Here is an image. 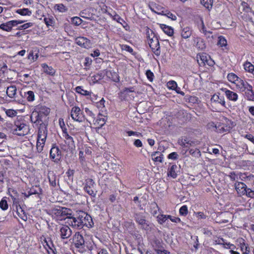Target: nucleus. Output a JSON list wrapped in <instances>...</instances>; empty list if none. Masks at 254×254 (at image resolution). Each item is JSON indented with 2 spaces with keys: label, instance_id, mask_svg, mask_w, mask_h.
Masks as SVG:
<instances>
[{
  "label": "nucleus",
  "instance_id": "1",
  "mask_svg": "<svg viewBox=\"0 0 254 254\" xmlns=\"http://www.w3.org/2000/svg\"><path fill=\"white\" fill-rule=\"evenodd\" d=\"M67 223L78 229H81L84 226L90 228L94 225L91 216L83 211L77 212L75 216L69 217Z\"/></svg>",
  "mask_w": 254,
  "mask_h": 254
},
{
  "label": "nucleus",
  "instance_id": "2",
  "mask_svg": "<svg viewBox=\"0 0 254 254\" xmlns=\"http://www.w3.org/2000/svg\"><path fill=\"white\" fill-rule=\"evenodd\" d=\"M2 128L3 130L19 136L25 135L28 129V126L21 118L15 121L14 124L8 122L5 123L2 126Z\"/></svg>",
  "mask_w": 254,
  "mask_h": 254
},
{
  "label": "nucleus",
  "instance_id": "3",
  "mask_svg": "<svg viewBox=\"0 0 254 254\" xmlns=\"http://www.w3.org/2000/svg\"><path fill=\"white\" fill-rule=\"evenodd\" d=\"M146 34L148 39V44L152 52L156 56L160 55V44L157 37L155 36L153 31L147 27L146 28Z\"/></svg>",
  "mask_w": 254,
  "mask_h": 254
},
{
  "label": "nucleus",
  "instance_id": "4",
  "mask_svg": "<svg viewBox=\"0 0 254 254\" xmlns=\"http://www.w3.org/2000/svg\"><path fill=\"white\" fill-rule=\"evenodd\" d=\"M50 211L51 214L59 220H65L66 218L69 220V217L71 216V210L66 207L56 206Z\"/></svg>",
  "mask_w": 254,
  "mask_h": 254
},
{
  "label": "nucleus",
  "instance_id": "5",
  "mask_svg": "<svg viewBox=\"0 0 254 254\" xmlns=\"http://www.w3.org/2000/svg\"><path fill=\"white\" fill-rule=\"evenodd\" d=\"M73 245L74 246L75 251L78 253V254H83L87 251L83 237L79 233H76L74 235Z\"/></svg>",
  "mask_w": 254,
  "mask_h": 254
},
{
  "label": "nucleus",
  "instance_id": "6",
  "mask_svg": "<svg viewBox=\"0 0 254 254\" xmlns=\"http://www.w3.org/2000/svg\"><path fill=\"white\" fill-rule=\"evenodd\" d=\"M41 123V124L40 125V126L39 127L37 141L36 143H39V141H41L43 143H45L47 138V126L44 123Z\"/></svg>",
  "mask_w": 254,
  "mask_h": 254
},
{
  "label": "nucleus",
  "instance_id": "7",
  "mask_svg": "<svg viewBox=\"0 0 254 254\" xmlns=\"http://www.w3.org/2000/svg\"><path fill=\"white\" fill-rule=\"evenodd\" d=\"M24 20H11L0 25V29L5 31H10L13 26H16L19 24L24 22Z\"/></svg>",
  "mask_w": 254,
  "mask_h": 254
},
{
  "label": "nucleus",
  "instance_id": "8",
  "mask_svg": "<svg viewBox=\"0 0 254 254\" xmlns=\"http://www.w3.org/2000/svg\"><path fill=\"white\" fill-rule=\"evenodd\" d=\"M70 115L72 119L75 121L82 122L84 120V117L81 113L80 108L78 107H74L72 108Z\"/></svg>",
  "mask_w": 254,
  "mask_h": 254
},
{
  "label": "nucleus",
  "instance_id": "9",
  "mask_svg": "<svg viewBox=\"0 0 254 254\" xmlns=\"http://www.w3.org/2000/svg\"><path fill=\"white\" fill-rule=\"evenodd\" d=\"M75 42L78 46L85 49L91 47L92 45V43L90 40L84 37H78L76 38L75 39Z\"/></svg>",
  "mask_w": 254,
  "mask_h": 254
},
{
  "label": "nucleus",
  "instance_id": "10",
  "mask_svg": "<svg viewBox=\"0 0 254 254\" xmlns=\"http://www.w3.org/2000/svg\"><path fill=\"white\" fill-rule=\"evenodd\" d=\"M43 118V114L41 113L40 111H33L30 117L31 122L37 126L39 125V126L41 124V123H44Z\"/></svg>",
  "mask_w": 254,
  "mask_h": 254
},
{
  "label": "nucleus",
  "instance_id": "11",
  "mask_svg": "<svg viewBox=\"0 0 254 254\" xmlns=\"http://www.w3.org/2000/svg\"><path fill=\"white\" fill-rule=\"evenodd\" d=\"M60 235L62 239L69 238L72 234V231L70 228L67 225L60 226Z\"/></svg>",
  "mask_w": 254,
  "mask_h": 254
},
{
  "label": "nucleus",
  "instance_id": "12",
  "mask_svg": "<svg viewBox=\"0 0 254 254\" xmlns=\"http://www.w3.org/2000/svg\"><path fill=\"white\" fill-rule=\"evenodd\" d=\"M50 157L55 162H59L61 158V152L58 147H52L50 150Z\"/></svg>",
  "mask_w": 254,
  "mask_h": 254
},
{
  "label": "nucleus",
  "instance_id": "13",
  "mask_svg": "<svg viewBox=\"0 0 254 254\" xmlns=\"http://www.w3.org/2000/svg\"><path fill=\"white\" fill-rule=\"evenodd\" d=\"M236 85L237 89L242 92L245 91L249 88V86H251L247 81L240 78L237 82H236Z\"/></svg>",
  "mask_w": 254,
  "mask_h": 254
},
{
  "label": "nucleus",
  "instance_id": "14",
  "mask_svg": "<svg viewBox=\"0 0 254 254\" xmlns=\"http://www.w3.org/2000/svg\"><path fill=\"white\" fill-rule=\"evenodd\" d=\"M17 89L15 85H11L7 88L6 94L10 98H13L12 101H16Z\"/></svg>",
  "mask_w": 254,
  "mask_h": 254
},
{
  "label": "nucleus",
  "instance_id": "15",
  "mask_svg": "<svg viewBox=\"0 0 254 254\" xmlns=\"http://www.w3.org/2000/svg\"><path fill=\"white\" fill-rule=\"evenodd\" d=\"M211 101L215 103L220 104L225 107V102L223 96H219L218 95L214 94L211 98Z\"/></svg>",
  "mask_w": 254,
  "mask_h": 254
},
{
  "label": "nucleus",
  "instance_id": "16",
  "mask_svg": "<svg viewBox=\"0 0 254 254\" xmlns=\"http://www.w3.org/2000/svg\"><path fill=\"white\" fill-rule=\"evenodd\" d=\"M222 90L225 91L226 97L230 100L233 101H236L237 100L238 96L236 93L226 89H222Z\"/></svg>",
  "mask_w": 254,
  "mask_h": 254
},
{
  "label": "nucleus",
  "instance_id": "17",
  "mask_svg": "<svg viewBox=\"0 0 254 254\" xmlns=\"http://www.w3.org/2000/svg\"><path fill=\"white\" fill-rule=\"evenodd\" d=\"M151 158L152 160L155 162L162 163L163 155L160 151H156L152 153Z\"/></svg>",
  "mask_w": 254,
  "mask_h": 254
},
{
  "label": "nucleus",
  "instance_id": "18",
  "mask_svg": "<svg viewBox=\"0 0 254 254\" xmlns=\"http://www.w3.org/2000/svg\"><path fill=\"white\" fill-rule=\"evenodd\" d=\"M235 188L238 193L240 195H242V192H243V190H246L247 189V186L245 184L242 182H237L235 184Z\"/></svg>",
  "mask_w": 254,
  "mask_h": 254
},
{
  "label": "nucleus",
  "instance_id": "19",
  "mask_svg": "<svg viewBox=\"0 0 254 254\" xmlns=\"http://www.w3.org/2000/svg\"><path fill=\"white\" fill-rule=\"evenodd\" d=\"M13 194H10V196L13 201V207L19 206L20 199L17 196V192L16 190H13L12 191Z\"/></svg>",
  "mask_w": 254,
  "mask_h": 254
},
{
  "label": "nucleus",
  "instance_id": "20",
  "mask_svg": "<svg viewBox=\"0 0 254 254\" xmlns=\"http://www.w3.org/2000/svg\"><path fill=\"white\" fill-rule=\"evenodd\" d=\"M160 27L165 34L169 36H173L174 34V29L171 27L163 24H160Z\"/></svg>",
  "mask_w": 254,
  "mask_h": 254
},
{
  "label": "nucleus",
  "instance_id": "21",
  "mask_svg": "<svg viewBox=\"0 0 254 254\" xmlns=\"http://www.w3.org/2000/svg\"><path fill=\"white\" fill-rule=\"evenodd\" d=\"M177 169L178 167L176 165H172L168 170L167 173L168 176L174 179L176 178L177 177Z\"/></svg>",
  "mask_w": 254,
  "mask_h": 254
},
{
  "label": "nucleus",
  "instance_id": "22",
  "mask_svg": "<svg viewBox=\"0 0 254 254\" xmlns=\"http://www.w3.org/2000/svg\"><path fill=\"white\" fill-rule=\"evenodd\" d=\"M244 92L247 100L254 101V92L252 86H249V88Z\"/></svg>",
  "mask_w": 254,
  "mask_h": 254
},
{
  "label": "nucleus",
  "instance_id": "23",
  "mask_svg": "<svg viewBox=\"0 0 254 254\" xmlns=\"http://www.w3.org/2000/svg\"><path fill=\"white\" fill-rule=\"evenodd\" d=\"M41 66L44 72L48 74L53 75L55 73V70L52 66H49L46 64H42Z\"/></svg>",
  "mask_w": 254,
  "mask_h": 254
},
{
  "label": "nucleus",
  "instance_id": "24",
  "mask_svg": "<svg viewBox=\"0 0 254 254\" xmlns=\"http://www.w3.org/2000/svg\"><path fill=\"white\" fill-rule=\"evenodd\" d=\"M127 133L128 136H133V139L134 140V143H141V140L137 138V137H139L140 136H141V134L140 133L136 131H128Z\"/></svg>",
  "mask_w": 254,
  "mask_h": 254
},
{
  "label": "nucleus",
  "instance_id": "25",
  "mask_svg": "<svg viewBox=\"0 0 254 254\" xmlns=\"http://www.w3.org/2000/svg\"><path fill=\"white\" fill-rule=\"evenodd\" d=\"M35 187L37 188L38 190H35L34 188H31L28 191V194H26V193H24L25 196L28 197L29 196L34 194H41L42 192V189L37 186H36Z\"/></svg>",
  "mask_w": 254,
  "mask_h": 254
},
{
  "label": "nucleus",
  "instance_id": "26",
  "mask_svg": "<svg viewBox=\"0 0 254 254\" xmlns=\"http://www.w3.org/2000/svg\"><path fill=\"white\" fill-rule=\"evenodd\" d=\"M192 33V31L189 27H186L182 30L181 36L183 38L187 39L189 38Z\"/></svg>",
  "mask_w": 254,
  "mask_h": 254
},
{
  "label": "nucleus",
  "instance_id": "27",
  "mask_svg": "<svg viewBox=\"0 0 254 254\" xmlns=\"http://www.w3.org/2000/svg\"><path fill=\"white\" fill-rule=\"evenodd\" d=\"M133 217L135 222L138 224L142 220L146 218V216L142 212H134L133 214Z\"/></svg>",
  "mask_w": 254,
  "mask_h": 254
},
{
  "label": "nucleus",
  "instance_id": "28",
  "mask_svg": "<svg viewBox=\"0 0 254 254\" xmlns=\"http://www.w3.org/2000/svg\"><path fill=\"white\" fill-rule=\"evenodd\" d=\"M230 129V127L226 126L224 124L219 125L218 127H216V131L220 133L229 131Z\"/></svg>",
  "mask_w": 254,
  "mask_h": 254
},
{
  "label": "nucleus",
  "instance_id": "29",
  "mask_svg": "<svg viewBox=\"0 0 254 254\" xmlns=\"http://www.w3.org/2000/svg\"><path fill=\"white\" fill-rule=\"evenodd\" d=\"M18 215L23 220H25L27 216L25 214V212L20 205L19 206L15 207Z\"/></svg>",
  "mask_w": 254,
  "mask_h": 254
},
{
  "label": "nucleus",
  "instance_id": "30",
  "mask_svg": "<svg viewBox=\"0 0 254 254\" xmlns=\"http://www.w3.org/2000/svg\"><path fill=\"white\" fill-rule=\"evenodd\" d=\"M102 116V115L99 114L98 118L97 119H95L94 124H96L98 127H101L105 124L106 120L104 118L100 117Z\"/></svg>",
  "mask_w": 254,
  "mask_h": 254
},
{
  "label": "nucleus",
  "instance_id": "31",
  "mask_svg": "<svg viewBox=\"0 0 254 254\" xmlns=\"http://www.w3.org/2000/svg\"><path fill=\"white\" fill-rule=\"evenodd\" d=\"M200 2L209 11L212 7L213 0H200Z\"/></svg>",
  "mask_w": 254,
  "mask_h": 254
},
{
  "label": "nucleus",
  "instance_id": "32",
  "mask_svg": "<svg viewBox=\"0 0 254 254\" xmlns=\"http://www.w3.org/2000/svg\"><path fill=\"white\" fill-rule=\"evenodd\" d=\"M159 14L164 15L166 16L167 17L173 20H175L177 19V17L175 15L173 14L171 12H170L169 11H168L167 10H162L160 12H158Z\"/></svg>",
  "mask_w": 254,
  "mask_h": 254
},
{
  "label": "nucleus",
  "instance_id": "33",
  "mask_svg": "<svg viewBox=\"0 0 254 254\" xmlns=\"http://www.w3.org/2000/svg\"><path fill=\"white\" fill-rule=\"evenodd\" d=\"M150 209L151 210V213L152 215H155L157 214V211L159 210V207L156 202H153L150 204Z\"/></svg>",
  "mask_w": 254,
  "mask_h": 254
},
{
  "label": "nucleus",
  "instance_id": "34",
  "mask_svg": "<svg viewBox=\"0 0 254 254\" xmlns=\"http://www.w3.org/2000/svg\"><path fill=\"white\" fill-rule=\"evenodd\" d=\"M16 12L21 15H28L30 16L32 14L31 11L28 8L19 9L16 10Z\"/></svg>",
  "mask_w": 254,
  "mask_h": 254
},
{
  "label": "nucleus",
  "instance_id": "35",
  "mask_svg": "<svg viewBox=\"0 0 254 254\" xmlns=\"http://www.w3.org/2000/svg\"><path fill=\"white\" fill-rule=\"evenodd\" d=\"M228 80L233 83L236 84L240 79L235 74L233 73H229L227 75Z\"/></svg>",
  "mask_w": 254,
  "mask_h": 254
},
{
  "label": "nucleus",
  "instance_id": "36",
  "mask_svg": "<svg viewBox=\"0 0 254 254\" xmlns=\"http://www.w3.org/2000/svg\"><path fill=\"white\" fill-rule=\"evenodd\" d=\"M138 224L141 226V228L142 229L145 230H148L150 228L149 223L148 221L146 220V218H145L144 220H142L138 223Z\"/></svg>",
  "mask_w": 254,
  "mask_h": 254
},
{
  "label": "nucleus",
  "instance_id": "37",
  "mask_svg": "<svg viewBox=\"0 0 254 254\" xmlns=\"http://www.w3.org/2000/svg\"><path fill=\"white\" fill-rule=\"evenodd\" d=\"M245 69L250 72H252L254 70V65L250 62L247 61L244 64Z\"/></svg>",
  "mask_w": 254,
  "mask_h": 254
},
{
  "label": "nucleus",
  "instance_id": "38",
  "mask_svg": "<svg viewBox=\"0 0 254 254\" xmlns=\"http://www.w3.org/2000/svg\"><path fill=\"white\" fill-rule=\"evenodd\" d=\"M24 95L26 96L28 101L31 102L34 100L35 95L33 91H29L27 92H25Z\"/></svg>",
  "mask_w": 254,
  "mask_h": 254
},
{
  "label": "nucleus",
  "instance_id": "39",
  "mask_svg": "<svg viewBox=\"0 0 254 254\" xmlns=\"http://www.w3.org/2000/svg\"><path fill=\"white\" fill-rule=\"evenodd\" d=\"M75 91L78 93L81 94L83 95H90L91 92L87 90H84L81 86H77L75 88Z\"/></svg>",
  "mask_w": 254,
  "mask_h": 254
},
{
  "label": "nucleus",
  "instance_id": "40",
  "mask_svg": "<svg viewBox=\"0 0 254 254\" xmlns=\"http://www.w3.org/2000/svg\"><path fill=\"white\" fill-rule=\"evenodd\" d=\"M243 192V193L242 192L243 195H246L248 197L254 198V191L251 189L247 188L246 190H244Z\"/></svg>",
  "mask_w": 254,
  "mask_h": 254
},
{
  "label": "nucleus",
  "instance_id": "41",
  "mask_svg": "<svg viewBox=\"0 0 254 254\" xmlns=\"http://www.w3.org/2000/svg\"><path fill=\"white\" fill-rule=\"evenodd\" d=\"M179 213L181 215L186 216L188 214V210L187 205L182 206L179 210Z\"/></svg>",
  "mask_w": 254,
  "mask_h": 254
},
{
  "label": "nucleus",
  "instance_id": "42",
  "mask_svg": "<svg viewBox=\"0 0 254 254\" xmlns=\"http://www.w3.org/2000/svg\"><path fill=\"white\" fill-rule=\"evenodd\" d=\"M82 21V19L78 17H74L71 19L72 24L76 26L80 25Z\"/></svg>",
  "mask_w": 254,
  "mask_h": 254
},
{
  "label": "nucleus",
  "instance_id": "43",
  "mask_svg": "<svg viewBox=\"0 0 254 254\" xmlns=\"http://www.w3.org/2000/svg\"><path fill=\"white\" fill-rule=\"evenodd\" d=\"M93 188L84 187V189L85 191L90 195L92 196H95L96 193L92 189Z\"/></svg>",
  "mask_w": 254,
  "mask_h": 254
},
{
  "label": "nucleus",
  "instance_id": "44",
  "mask_svg": "<svg viewBox=\"0 0 254 254\" xmlns=\"http://www.w3.org/2000/svg\"><path fill=\"white\" fill-rule=\"evenodd\" d=\"M218 45L221 47L226 46L227 45L226 40L223 37L220 36L218 41Z\"/></svg>",
  "mask_w": 254,
  "mask_h": 254
},
{
  "label": "nucleus",
  "instance_id": "45",
  "mask_svg": "<svg viewBox=\"0 0 254 254\" xmlns=\"http://www.w3.org/2000/svg\"><path fill=\"white\" fill-rule=\"evenodd\" d=\"M241 5L243 7V10H244L246 12H249L251 11V8L250 7V5L246 2L242 1L241 3Z\"/></svg>",
  "mask_w": 254,
  "mask_h": 254
},
{
  "label": "nucleus",
  "instance_id": "46",
  "mask_svg": "<svg viewBox=\"0 0 254 254\" xmlns=\"http://www.w3.org/2000/svg\"><path fill=\"white\" fill-rule=\"evenodd\" d=\"M5 113L8 117H13L16 116L17 112L16 111L12 109L6 110Z\"/></svg>",
  "mask_w": 254,
  "mask_h": 254
},
{
  "label": "nucleus",
  "instance_id": "47",
  "mask_svg": "<svg viewBox=\"0 0 254 254\" xmlns=\"http://www.w3.org/2000/svg\"><path fill=\"white\" fill-rule=\"evenodd\" d=\"M0 207L3 210H5L8 208V204L6 200L1 199L0 201Z\"/></svg>",
  "mask_w": 254,
  "mask_h": 254
},
{
  "label": "nucleus",
  "instance_id": "48",
  "mask_svg": "<svg viewBox=\"0 0 254 254\" xmlns=\"http://www.w3.org/2000/svg\"><path fill=\"white\" fill-rule=\"evenodd\" d=\"M95 183L92 179H87L85 181V185L84 187L93 188Z\"/></svg>",
  "mask_w": 254,
  "mask_h": 254
},
{
  "label": "nucleus",
  "instance_id": "49",
  "mask_svg": "<svg viewBox=\"0 0 254 254\" xmlns=\"http://www.w3.org/2000/svg\"><path fill=\"white\" fill-rule=\"evenodd\" d=\"M55 7H57V10L62 12H65L67 10V8L65 7V6L62 3L56 4Z\"/></svg>",
  "mask_w": 254,
  "mask_h": 254
},
{
  "label": "nucleus",
  "instance_id": "50",
  "mask_svg": "<svg viewBox=\"0 0 254 254\" xmlns=\"http://www.w3.org/2000/svg\"><path fill=\"white\" fill-rule=\"evenodd\" d=\"M33 25V23L32 22H28L25 23L22 25H20L18 27V29L22 30V29H26L29 27H30Z\"/></svg>",
  "mask_w": 254,
  "mask_h": 254
},
{
  "label": "nucleus",
  "instance_id": "51",
  "mask_svg": "<svg viewBox=\"0 0 254 254\" xmlns=\"http://www.w3.org/2000/svg\"><path fill=\"white\" fill-rule=\"evenodd\" d=\"M158 222L160 224L164 223L166 220L168 219L167 215H160L158 217Z\"/></svg>",
  "mask_w": 254,
  "mask_h": 254
},
{
  "label": "nucleus",
  "instance_id": "52",
  "mask_svg": "<svg viewBox=\"0 0 254 254\" xmlns=\"http://www.w3.org/2000/svg\"><path fill=\"white\" fill-rule=\"evenodd\" d=\"M59 125L61 127V128L62 129V130H63V132H65L66 131H67V129L65 127V125L64 124V119H61L60 118L59 119Z\"/></svg>",
  "mask_w": 254,
  "mask_h": 254
},
{
  "label": "nucleus",
  "instance_id": "53",
  "mask_svg": "<svg viewBox=\"0 0 254 254\" xmlns=\"http://www.w3.org/2000/svg\"><path fill=\"white\" fill-rule=\"evenodd\" d=\"M146 75L147 78L150 81H152L154 77L153 73L150 70H147L146 72Z\"/></svg>",
  "mask_w": 254,
  "mask_h": 254
},
{
  "label": "nucleus",
  "instance_id": "54",
  "mask_svg": "<svg viewBox=\"0 0 254 254\" xmlns=\"http://www.w3.org/2000/svg\"><path fill=\"white\" fill-rule=\"evenodd\" d=\"M85 112H86L87 115L92 118V119H93V122H94L95 117V115L92 113V112L87 108L85 109Z\"/></svg>",
  "mask_w": 254,
  "mask_h": 254
},
{
  "label": "nucleus",
  "instance_id": "55",
  "mask_svg": "<svg viewBox=\"0 0 254 254\" xmlns=\"http://www.w3.org/2000/svg\"><path fill=\"white\" fill-rule=\"evenodd\" d=\"M168 219H170L173 222L178 223L181 222V219L179 217H172L171 215H167Z\"/></svg>",
  "mask_w": 254,
  "mask_h": 254
},
{
  "label": "nucleus",
  "instance_id": "56",
  "mask_svg": "<svg viewBox=\"0 0 254 254\" xmlns=\"http://www.w3.org/2000/svg\"><path fill=\"white\" fill-rule=\"evenodd\" d=\"M45 243H46V246L49 248V249L52 251L53 254H55L54 250L53 248L54 247V245L51 240H49L48 242L47 240L45 241Z\"/></svg>",
  "mask_w": 254,
  "mask_h": 254
},
{
  "label": "nucleus",
  "instance_id": "57",
  "mask_svg": "<svg viewBox=\"0 0 254 254\" xmlns=\"http://www.w3.org/2000/svg\"><path fill=\"white\" fill-rule=\"evenodd\" d=\"M188 101L190 103H196L198 101V98L195 96H189L188 98Z\"/></svg>",
  "mask_w": 254,
  "mask_h": 254
},
{
  "label": "nucleus",
  "instance_id": "58",
  "mask_svg": "<svg viewBox=\"0 0 254 254\" xmlns=\"http://www.w3.org/2000/svg\"><path fill=\"white\" fill-rule=\"evenodd\" d=\"M49 180L50 184L53 187H55L56 186V178L54 176H53L51 178L49 177Z\"/></svg>",
  "mask_w": 254,
  "mask_h": 254
},
{
  "label": "nucleus",
  "instance_id": "59",
  "mask_svg": "<svg viewBox=\"0 0 254 254\" xmlns=\"http://www.w3.org/2000/svg\"><path fill=\"white\" fill-rule=\"evenodd\" d=\"M168 157L169 159L176 160L178 159V155L176 152H174L169 154Z\"/></svg>",
  "mask_w": 254,
  "mask_h": 254
},
{
  "label": "nucleus",
  "instance_id": "60",
  "mask_svg": "<svg viewBox=\"0 0 254 254\" xmlns=\"http://www.w3.org/2000/svg\"><path fill=\"white\" fill-rule=\"evenodd\" d=\"M168 84L169 87L172 89H175L177 87V83L175 81H170L168 83Z\"/></svg>",
  "mask_w": 254,
  "mask_h": 254
},
{
  "label": "nucleus",
  "instance_id": "61",
  "mask_svg": "<svg viewBox=\"0 0 254 254\" xmlns=\"http://www.w3.org/2000/svg\"><path fill=\"white\" fill-rule=\"evenodd\" d=\"M223 246L226 249H234L235 248V246L233 244H231L230 243H227L224 242V244Z\"/></svg>",
  "mask_w": 254,
  "mask_h": 254
},
{
  "label": "nucleus",
  "instance_id": "62",
  "mask_svg": "<svg viewBox=\"0 0 254 254\" xmlns=\"http://www.w3.org/2000/svg\"><path fill=\"white\" fill-rule=\"evenodd\" d=\"M44 20L47 26H51L53 24V20L50 18L45 17Z\"/></svg>",
  "mask_w": 254,
  "mask_h": 254
},
{
  "label": "nucleus",
  "instance_id": "63",
  "mask_svg": "<svg viewBox=\"0 0 254 254\" xmlns=\"http://www.w3.org/2000/svg\"><path fill=\"white\" fill-rule=\"evenodd\" d=\"M134 92L133 87L130 88H125L123 90L122 93L123 94H127L129 92Z\"/></svg>",
  "mask_w": 254,
  "mask_h": 254
},
{
  "label": "nucleus",
  "instance_id": "64",
  "mask_svg": "<svg viewBox=\"0 0 254 254\" xmlns=\"http://www.w3.org/2000/svg\"><path fill=\"white\" fill-rule=\"evenodd\" d=\"M44 144H36L35 147L38 152H41L43 150Z\"/></svg>",
  "mask_w": 254,
  "mask_h": 254
}]
</instances>
